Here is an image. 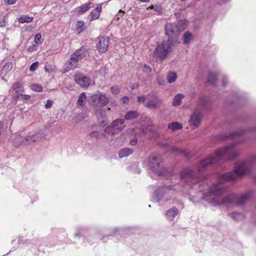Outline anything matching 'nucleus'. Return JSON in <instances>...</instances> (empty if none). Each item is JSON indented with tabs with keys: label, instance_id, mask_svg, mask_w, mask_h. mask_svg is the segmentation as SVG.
<instances>
[{
	"label": "nucleus",
	"instance_id": "33",
	"mask_svg": "<svg viewBox=\"0 0 256 256\" xmlns=\"http://www.w3.org/2000/svg\"><path fill=\"white\" fill-rule=\"evenodd\" d=\"M184 42L185 44H188L190 42V38L192 37V34L188 32H186L184 34Z\"/></svg>",
	"mask_w": 256,
	"mask_h": 256
},
{
	"label": "nucleus",
	"instance_id": "35",
	"mask_svg": "<svg viewBox=\"0 0 256 256\" xmlns=\"http://www.w3.org/2000/svg\"><path fill=\"white\" fill-rule=\"evenodd\" d=\"M32 89L34 91L40 92L42 90V87L38 84H35L32 86Z\"/></svg>",
	"mask_w": 256,
	"mask_h": 256
},
{
	"label": "nucleus",
	"instance_id": "4",
	"mask_svg": "<svg viewBox=\"0 0 256 256\" xmlns=\"http://www.w3.org/2000/svg\"><path fill=\"white\" fill-rule=\"evenodd\" d=\"M138 102L144 104L149 109L158 108L162 102V100L154 94L150 93L146 96H138Z\"/></svg>",
	"mask_w": 256,
	"mask_h": 256
},
{
	"label": "nucleus",
	"instance_id": "63",
	"mask_svg": "<svg viewBox=\"0 0 256 256\" xmlns=\"http://www.w3.org/2000/svg\"><path fill=\"white\" fill-rule=\"evenodd\" d=\"M171 175H172V177H174V174H171Z\"/></svg>",
	"mask_w": 256,
	"mask_h": 256
},
{
	"label": "nucleus",
	"instance_id": "51",
	"mask_svg": "<svg viewBox=\"0 0 256 256\" xmlns=\"http://www.w3.org/2000/svg\"><path fill=\"white\" fill-rule=\"evenodd\" d=\"M168 188L170 190H175V185H169L167 186Z\"/></svg>",
	"mask_w": 256,
	"mask_h": 256
},
{
	"label": "nucleus",
	"instance_id": "55",
	"mask_svg": "<svg viewBox=\"0 0 256 256\" xmlns=\"http://www.w3.org/2000/svg\"><path fill=\"white\" fill-rule=\"evenodd\" d=\"M84 25V22L82 21H78V26L79 28L83 26Z\"/></svg>",
	"mask_w": 256,
	"mask_h": 256
},
{
	"label": "nucleus",
	"instance_id": "37",
	"mask_svg": "<svg viewBox=\"0 0 256 256\" xmlns=\"http://www.w3.org/2000/svg\"><path fill=\"white\" fill-rule=\"evenodd\" d=\"M176 152H177V155L178 154H183V156H184L187 158H188L190 157V154L188 152L186 151H181L178 148H177Z\"/></svg>",
	"mask_w": 256,
	"mask_h": 256
},
{
	"label": "nucleus",
	"instance_id": "40",
	"mask_svg": "<svg viewBox=\"0 0 256 256\" xmlns=\"http://www.w3.org/2000/svg\"><path fill=\"white\" fill-rule=\"evenodd\" d=\"M54 102L52 100H48L46 102V104H45V108L46 109H48L50 108L52 106Z\"/></svg>",
	"mask_w": 256,
	"mask_h": 256
},
{
	"label": "nucleus",
	"instance_id": "50",
	"mask_svg": "<svg viewBox=\"0 0 256 256\" xmlns=\"http://www.w3.org/2000/svg\"><path fill=\"white\" fill-rule=\"evenodd\" d=\"M112 128H112V126H111V125L108 126H107L106 128H105L104 132H108L110 131H111Z\"/></svg>",
	"mask_w": 256,
	"mask_h": 256
},
{
	"label": "nucleus",
	"instance_id": "25",
	"mask_svg": "<svg viewBox=\"0 0 256 256\" xmlns=\"http://www.w3.org/2000/svg\"><path fill=\"white\" fill-rule=\"evenodd\" d=\"M188 25V22L186 20H180L177 21V31L182 32L184 30Z\"/></svg>",
	"mask_w": 256,
	"mask_h": 256
},
{
	"label": "nucleus",
	"instance_id": "52",
	"mask_svg": "<svg viewBox=\"0 0 256 256\" xmlns=\"http://www.w3.org/2000/svg\"><path fill=\"white\" fill-rule=\"evenodd\" d=\"M182 128V125L177 122V130H181Z\"/></svg>",
	"mask_w": 256,
	"mask_h": 256
},
{
	"label": "nucleus",
	"instance_id": "59",
	"mask_svg": "<svg viewBox=\"0 0 256 256\" xmlns=\"http://www.w3.org/2000/svg\"><path fill=\"white\" fill-rule=\"evenodd\" d=\"M119 12H122V13H124V12L123 10H119Z\"/></svg>",
	"mask_w": 256,
	"mask_h": 256
},
{
	"label": "nucleus",
	"instance_id": "61",
	"mask_svg": "<svg viewBox=\"0 0 256 256\" xmlns=\"http://www.w3.org/2000/svg\"><path fill=\"white\" fill-rule=\"evenodd\" d=\"M44 70L46 72H48V70L47 69V68L46 67L44 68Z\"/></svg>",
	"mask_w": 256,
	"mask_h": 256
},
{
	"label": "nucleus",
	"instance_id": "32",
	"mask_svg": "<svg viewBox=\"0 0 256 256\" xmlns=\"http://www.w3.org/2000/svg\"><path fill=\"white\" fill-rule=\"evenodd\" d=\"M166 79L170 84L174 82L176 80V72H170L167 75Z\"/></svg>",
	"mask_w": 256,
	"mask_h": 256
},
{
	"label": "nucleus",
	"instance_id": "43",
	"mask_svg": "<svg viewBox=\"0 0 256 256\" xmlns=\"http://www.w3.org/2000/svg\"><path fill=\"white\" fill-rule=\"evenodd\" d=\"M138 138H134L130 140L129 143L132 146H134L138 144Z\"/></svg>",
	"mask_w": 256,
	"mask_h": 256
},
{
	"label": "nucleus",
	"instance_id": "56",
	"mask_svg": "<svg viewBox=\"0 0 256 256\" xmlns=\"http://www.w3.org/2000/svg\"><path fill=\"white\" fill-rule=\"evenodd\" d=\"M230 0H220L219 2H218V3L219 4H222V3H226L228 2Z\"/></svg>",
	"mask_w": 256,
	"mask_h": 256
},
{
	"label": "nucleus",
	"instance_id": "15",
	"mask_svg": "<svg viewBox=\"0 0 256 256\" xmlns=\"http://www.w3.org/2000/svg\"><path fill=\"white\" fill-rule=\"evenodd\" d=\"M244 130H240L230 134H225L221 135L222 139L225 140L228 138H232L234 140H239L241 135L244 133Z\"/></svg>",
	"mask_w": 256,
	"mask_h": 256
},
{
	"label": "nucleus",
	"instance_id": "2",
	"mask_svg": "<svg viewBox=\"0 0 256 256\" xmlns=\"http://www.w3.org/2000/svg\"><path fill=\"white\" fill-rule=\"evenodd\" d=\"M235 144L232 143L224 148L217 150L214 154L209 158L200 161L196 166L199 172L210 166L216 167L227 160H233L238 156V153L234 150Z\"/></svg>",
	"mask_w": 256,
	"mask_h": 256
},
{
	"label": "nucleus",
	"instance_id": "9",
	"mask_svg": "<svg viewBox=\"0 0 256 256\" xmlns=\"http://www.w3.org/2000/svg\"><path fill=\"white\" fill-rule=\"evenodd\" d=\"M78 60L72 54L70 59L68 60L65 62L64 66V70L65 72L74 70L78 66Z\"/></svg>",
	"mask_w": 256,
	"mask_h": 256
},
{
	"label": "nucleus",
	"instance_id": "29",
	"mask_svg": "<svg viewBox=\"0 0 256 256\" xmlns=\"http://www.w3.org/2000/svg\"><path fill=\"white\" fill-rule=\"evenodd\" d=\"M32 20H33L32 17H30L29 16H25V15L22 16L18 18V21L20 23H22V24H23L24 22L29 23V22H32Z\"/></svg>",
	"mask_w": 256,
	"mask_h": 256
},
{
	"label": "nucleus",
	"instance_id": "46",
	"mask_svg": "<svg viewBox=\"0 0 256 256\" xmlns=\"http://www.w3.org/2000/svg\"><path fill=\"white\" fill-rule=\"evenodd\" d=\"M89 136L98 138V132L97 131L92 132L89 134Z\"/></svg>",
	"mask_w": 256,
	"mask_h": 256
},
{
	"label": "nucleus",
	"instance_id": "1",
	"mask_svg": "<svg viewBox=\"0 0 256 256\" xmlns=\"http://www.w3.org/2000/svg\"><path fill=\"white\" fill-rule=\"evenodd\" d=\"M255 162H256V156H253L248 160H244L236 164L233 172L218 174V178L220 182L213 184L210 187L208 192L204 194L203 198L209 200L214 206L221 204L241 206L245 204L252 196L254 192L252 190H248L240 196L231 194L224 198H221L219 196L224 193L226 188L220 183L224 182L234 180L238 178L250 173L252 164Z\"/></svg>",
	"mask_w": 256,
	"mask_h": 256
},
{
	"label": "nucleus",
	"instance_id": "22",
	"mask_svg": "<svg viewBox=\"0 0 256 256\" xmlns=\"http://www.w3.org/2000/svg\"><path fill=\"white\" fill-rule=\"evenodd\" d=\"M210 102L208 97L202 96L201 98L200 101V108L201 109H208L210 104Z\"/></svg>",
	"mask_w": 256,
	"mask_h": 256
},
{
	"label": "nucleus",
	"instance_id": "34",
	"mask_svg": "<svg viewBox=\"0 0 256 256\" xmlns=\"http://www.w3.org/2000/svg\"><path fill=\"white\" fill-rule=\"evenodd\" d=\"M154 194L155 196L154 200L156 202H158L160 201V200L162 198L163 195L160 192V190H156L154 192Z\"/></svg>",
	"mask_w": 256,
	"mask_h": 256
},
{
	"label": "nucleus",
	"instance_id": "7",
	"mask_svg": "<svg viewBox=\"0 0 256 256\" xmlns=\"http://www.w3.org/2000/svg\"><path fill=\"white\" fill-rule=\"evenodd\" d=\"M110 44V38L108 36H101L98 38L96 48L100 53H105Z\"/></svg>",
	"mask_w": 256,
	"mask_h": 256
},
{
	"label": "nucleus",
	"instance_id": "42",
	"mask_svg": "<svg viewBox=\"0 0 256 256\" xmlns=\"http://www.w3.org/2000/svg\"><path fill=\"white\" fill-rule=\"evenodd\" d=\"M111 90L114 94H118L120 92V90L116 86H112Z\"/></svg>",
	"mask_w": 256,
	"mask_h": 256
},
{
	"label": "nucleus",
	"instance_id": "18",
	"mask_svg": "<svg viewBox=\"0 0 256 256\" xmlns=\"http://www.w3.org/2000/svg\"><path fill=\"white\" fill-rule=\"evenodd\" d=\"M40 138V134H35L32 135H29L26 138L24 137L25 146L35 142L37 140H38Z\"/></svg>",
	"mask_w": 256,
	"mask_h": 256
},
{
	"label": "nucleus",
	"instance_id": "53",
	"mask_svg": "<svg viewBox=\"0 0 256 256\" xmlns=\"http://www.w3.org/2000/svg\"><path fill=\"white\" fill-rule=\"evenodd\" d=\"M172 106H176V96H174V98Z\"/></svg>",
	"mask_w": 256,
	"mask_h": 256
},
{
	"label": "nucleus",
	"instance_id": "13",
	"mask_svg": "<svg viewBox=\"0 0 256 256\" xmlns=\"http://www.w3.org/2000/svg\"><path fill=\"white\" fill-rule=\"evenodd\" d=\"M102 4H99L97 6L94 10H92L90 13L89 16L90 18V20L92 22L94 20L99 18L100 16V14L102 10Z\"/></svg>",
	"mask_w": 256,
	"mask_h": 256
},
{
	"label": "nucleus",
	"instance_id": "41",
	"mask_svg": "<svg viewBox=\"0 0 256 256\" xmlns=\"http://www.w3.org/2000/svg\"><path fill=\"white\" fill-rule=\"evenodd\" d=\"M168 128L169 129L172 130V131L176 130V122H172V123L168 124Z\"/></svg>",
	"mask_w": 256,
	"mask_h": 256
},
{
	"label": "nucleus",
	"instance_id": "62",
	"mask_svg": "<svg viewBox=\"0 0 256 256\" xmlns=\"http://www.w3.org/2000/svg\"><path fill=\"white\" fill-rule=\"evenodd\" d=\"M154 8V6H153L152 5V6H151L150 7V8Z\"/></svg>",
	"mask_w": 256,
	"mask_h": 256
},
{
	"label": "nucleus",
	"instance_id": "47",
	"mask_svg": "<svg viewBox=\"0 0 256 256\" xmlns=\"http://www.w3.org/2000/svg\"><path fill=\"white\" fill-rule=\"evenodd\" d=\"M18 0H4L5 2L8 5H12L16 4Z\"/></svg>",
	"mask_w": 256,
	"mask_h": 256
},
{
	"label": "nucleus",
	"instance_id": "38",
	"mask_svg": "<svg viewBox=\"0 0 256 256\" xmlns=\"http://www.w3.org/2000/svg\"><path fill=\"white\" fill-rule=\"evenodd\" d=\"M42 36L40 33L37 34L34 36V42L37 44H41Z\"/></svg>",
	"mask_w": 256,
	"mask_h": 256
},
{
	"label": "nucleus",
	"instance_id": "3",
	"mask_svg": "<svg viewBox=\"0 0 256 256\" xmlns=\"http://www.w3.org/2000/svg\"><path fill=\"white\" fill-rule=\"evenodd\" d=\"M166 34L168 40L164 41L155 48L153 56L160 60H164L176 44V25L168 23L165 26Z\"/></svg>",
	"mask_w": 256,
	"mask_h": 256
},
{
	"label": "nucleus",
	"instance_id": "17",
	"mask_svg": "<svg viewBox=\"0 0 256 256\" xmlns=\"http://www.w3.org/2000/svg\"><path fill=\"white\" fill-rule=\"evenodd\" d=\"M12 88L15 93L16 94L14 96V98L16 101H18L20 96H22L24 92L22 86L18 83H15L12 86Z\"/></svg>",
	"mask_w": 256,
	"mask_h": 256
},
{
	"label": "nucleus",
	"instance_id": "30",
	"mask_svg": "<svg viewBox=\"0 0 256 256\" xmlns=\"http://www.w3.org/2000/svg\"><path fill=\"white\" fill-rule=\"evenodd\" d=\"M217 80V74L215 73L210 72L208 76V83L214 84Z\"/></svg>",
	"mask_w": 256,
	"mask_h": 256
},
{
	"label": "nucleus",
	"instance_id": "24",
	"mask_svg": "<svg viewBox=\"0 0 256 256\" xmlns=\"http://www.w3.org/2000/svg\"><path fill=\"white\" fill-rule=\"evenodd\" d=\"M86 100V96L85 92L81 93L79 96L77 102L78 107L83 108L84 106L85 102Z\"/></svg>",
	"mask_w": 256,
	"mask_h": 256
},
{
	"label": "nucleus",
	"instance_id": "64",
	"mask_svg": "<svg viewBox=\"0 0 256 256\" xmlns=\"http://www.w3.org/2000/svg\"><path fill=\"white\" fill-rule=\"evenodd\" d=\"M28 51H30V48H28Z\"/></svg>",
	"mask_w": 256,
	"mask_h": 256
},
{
	"label": "nucleus",
	"instance_id": "36",
	"mask_svg": "<svg viewBox=\"0 0 256 256\" xmlns=\"http://www.w3.org/2000/svg\"><path fill=\"white\" fill-rule=\"evenodd\" d=\"M38 66V62H33L30 66V70L31 72H34L36 70Z\"/></svg>",
	"mask_w": 256,
	"mask_h": 256
},
{
	"label": "nucleus",
	"instance_id": "23",
	"mask_svg": "<svg viewBox=\"0 0 256 256\" xmlns=\"http://www.w3.org/2000/svg\"><path fill=\"white\" fill-rule=\"evenodd\" d=\"M134 152V150L132 148H124L120 150L118 152V156L120 158L126 157L132 154Z\"/></svg>",
	"mask_w": 256,
	"mask_h": 256
},
{
	"label": "nucleus",
	"instance_id": "10",
	"mask_svg": "<svg viewBox=\"0 0 256 256\" xmlns=\"http://www.w3.org/2000/svg\"><path fill=\"white\" fill-rule=\"evenodd\" d=\"M202 116V114L200 110H196L191 116L190 121V124L194 126V128L198 127L200 124Z\"/></svg>",
	"mask_w": 256,
	"mask_h": 256
},
{
	"label": "nucleus",
	"instance_id": "19",
	"mask_svg": "<svg viewBox=\"0 0 256 256\" xmlns=\"http://www.w3.org/2000/svg\"><path fill=\"white\" fill-rule=\"evenodd\" d=\"M98 94V107H103L109 102V98L106 95L99 92Z\"/></svg>",
	"mask_w": 256,
	"mask_h": 256
},
{
	"label": "nucleus",
	"instance_id": "6",
	"mask_svg": "<svg viewBox=\"0 0 256 256\" xmlns=\"http://www.w3.org/2000/svg\"><path fill=\"white\" fill-rule=\"evenodd\" d=\"M181 178L188 184H195L202 180L196 172L190 168H184L180 173Z\"/></svg>",
	"mask_w": 256,
	"mask_h": 256
},
{
	"label": "nucleus",
	"instance_id": "14",
	"mask_svg": "<svg viewBox=\"0 0 256 256\" xmlns=\"http://www.w3.org/2000/svg\"><path fill=\"white\" fill-rule=\"evenodd\" d=\"M165 216L166 220L169 222L172 223V226H174V222L173 221L176 216V207H172L168 210L165 213Z\"/></svg>",
	"mask_w": 256,
	"mask_h": 256
},
{
	"label": "nucleus",
	"instance_id": "26",
	"mask_svg": "<svg viewBox=\"0 0 256 256\" xmlns=\"http://www.w3.org/2000/svg\"><path fill=\"white\" fill-rule=\"evenodd\" d=\"M88 102L90 105L98 107V94L90 96L88 100Z\"/></svg>",
	"mask_w": 256,
	"mask_h": 256
},
{
	"label": "nucleus",
	"instance_id": "60",
	"mask_svg": "<svg viewBox=\"0 0 256 256\" xmlns=\"http://www.w3.org/2000/svg\"><path fill=\"white\" fill-rule=\"evenodd\" d=\"M254 180L256 182V176L254 177Z\"/></svg>",
	"mask_w": 256,
	"mask_h": 256
},
{
	"label": "nucleus",
	"instance_id": "45",
	"mask_svg": "<svg viewBox=\"0 0 256 256\" xmlns=\"http://www.w3.org/2000/svg\"><path fill=\"white\" fill-rule=\"evenodd\" d=\"M228 82V78L226 76H223L222 80V86L225 87L227 86Z\"/></svg>",
	"mask_w": 256,
	"mask_h": 256
},
{
	"label": "nucleus",
	"instance_id": "58",
	"mask_svg": "<svg viewBox=\"0 0 256 256\" xmlns=\"http://www.w3.org/2000/svg\"><path fill=\"white\" fill-rule=\"evenodd\" d=\"M74 236H79L78 233H76V234H74Z\"/></svg>",
	"mask_w": 256,
	"mask_h": 256
},
{
	"label": "nucleus",
	"instance_id": "5",
	"mask_svg": "<svg viewBox=\"0 0 256 256\" xmlns=\"http://www.w3.org/2000/svg\"><path fill=\"white\" fill-rule=\"evenodd\" d=\"M148 162L152 171L158 176H164L168 172L164 168L161 158L159 156H150Z\"/></svg>",
	"mask_w": 256,
	"mask_h": 256
},
{
	"label": "nucleus",
	"instance_id": "39",
	"mask_svg": "<svg viewBox=\"0 0 256 256\" xmlns=\"http://www.w3.org/2000/svg\"><path fill=\"white\" fill-rule=\"evenodd\" d=\"M143 72L145 73H150L152 72V68L148 65L144 64L143 67Z\"/></svg>",
	"mask_w": 256,
	"mask_h": 256
},
{
	"label": "nucleus",
	"instance_id": "54",
	"mask_svg": "<svg viewBox=\"0 0 256 256\" xmlns=\"http://www.w3.org/2000/svg\"><path fill=\"white\" fill-rule=\"evenodd\" d=\"M181 100L179 99L178 96L177 95V106H179L181 104Z\"/></svg>",
	"mask_w": 256,
	"mask_h": 256
},
{
	"label": "nucleus",
	"instance_id": "27",
	"mask_svg": "<svg viewBox=\"0 0 256 256\" xmlns=\"http://www.w3.org/2000/svg\"><path fill=\"white\" fill-rule=\"evenodd\" d=\"M139 116L138 113L135 110H130L126 112L124 119L126 120H132L137 118Z\"/></svg>",
	"mask_w": 256,
	"mask_h": 256
},
{
	"label": "nucleus",
	"instance_id": "11",
	"mask_svg": "<svg viewBox=\"0 0 256 256\" xmlns=\"http://www.w3.org/2000/svg\"><path fill=\"white\" fill-rule=\"evenodd\" d=\"M97 119L102 126H105L108 124V118L105 110L100 109L96 112Z\"/></svg>",
	"mask_w": 256,
	"mask_h": 256
},
{
	"label": "nucleus",
	"instance_id": "57",
	"mask_svg": "<svg viewBox=\"0 0 256 256\" xmlns=\"http://www.w3.org/2000/svg\"><path fill=\"white\" fill-rule=\"evenodd\" d=\"M178 96L179 99L182 100L184 97V96L182 94H177Z\"/></svg>",
	"mask_w": 256,
	"mask_h": 256
},
{
	"label": "nucleus",
	"instance_id": "48",
	"mask_svg": "<svg viewBox=\"0 0 256 256\" xmlns=\"http://www.w3.org/2000/svg\"><path fill=\"white\" fill-rule=\"evenodd\" d=\"M157 82L159 85L162 86L164 84L165 81L163 80H160L159 78H157Z\"/></svg>",
	"mask_w": 256,
	"mask_h": 256
},
{
	"label": "nucleus",
	"instance_id": "44",
	"mask_svg": "<svg viewBox=\"0 0 256 256\" xmlns=\"http://www.w3.org/2000/svg\"><path fill=\"white\" fill-rule=\"evenodd\" d=\"M121 102L124 104H128L129 102V98L127 96H124L120 99Z\"/></svg>",
	"mask_w": 256,
	"mask_h": 256
},
{
	"label": "nucleus",
	"instance_id": "21",
	"mask_svg": "<svg viewBox=\"0 0 256 256\" xmlns=\"http://www.w3.org/2000/svg\"><path fill=\"white\" fill-rule=\"evenodd\" d=\"M92 3L90 2L86 4L82 5L76 8V12L78 14H82L91 8Z\"/></svg>",
	"mask_w": 256,
	"mask_h": 256
},
{
	"label": "nucleus",
	"instance_id": "31",
	"mask_svg": "<svg viewBox=\"0 0 256 256\" xmlns=\"http://www.w3.org/2000/svg\"><path fill=\"white\" fill-rule=\"evenodd\" d=\"M13 68V64L12 62H6L2 70V72L6 74L8 73Z\"/></svg>",
	"mask_w": 256,
	"mask_h": 256
},
{
	"label": "nucleus",
	"instance_id": "49",
	"mask_svg": "<svg viewBox=\"0 0 256 256\" xmlns=\"http://www.w3.org/2000/svg\"><path fill=\"white\" fill-rule=\"evenodd\" d=\"M21 96L24 100H28L30 98V96L28 94H24V95L22 94V96Z\"/></svg>",
	"mask_w": 256,
	"mask_h": 256
},
{
	"label": "nucleus",
	"instance_id": "20",
	"mask_svg": "<svg viewBox=\"0 0 256 256\" xmlns=\"http://www.w3.org/2000/svg\"><path fill=\"white\" fill-rule=\"evenodd\" d=\"M124 119H116L112 121L111 124V126L113 128H116L120 130H122L125 127L124 125Z\"/></svg>",
	"mask_w": 256,
	"mask_h": 256
},
{
	"label": "nucleus",
	"instance_id": "8",
	"mask_svg": "<svg viewBox=\"0 0 256 256\" xmlns=\"http://www.w3.org/2000/svg\"><path fill=\"white\" fill-rule=\"evenodd\" d=\"M74 80L82 88H88L92 83L91 79L86 76L76 75L75 76Z\"/></svg>",
	"mask_w": 256,
	"mask_h": 256
},
{
	"label": "nucleus",
	"instance_id": "16",
	"mask_svg": "<svg viewBox=\"0 0 256 256\" xmlns=\"http://www.w3.org/2000/svg\"><path fill=\"white\" fill-rule=\"evenodd\" d=\"M79 61L84 58L88 54V50L84 47H81L72 54Z\"/></svg>",
	"mask_w": 256,
	"mask_h": 256
},
{
	"label": "nucleus",
	"instance_id": "28",
	"mask_svg": "<svg viewBox=\"0 0 256 256\" xmlns=\"http://www.w3.org/2000/svg\"><path fill=\"white\" fill-rule=\"evenodd\" d=\"M229 215L232 218L237 222L243 220L244 218V215L242 212H233L230 214Z\"/></svg>",
	"mask_w": 256,
	"mask_h": 256
},
{
	"label": "nucleus",
	"instance_id": "12",
	"mask_svg": "<svg viewBox=\"0 0 256 256\" xmlns=\"http://www.w3.org/2000/svg\"><path fill=\"white\" fill-rule=\"evenodd\" d=\"M12 143L16 148L25 146L24 138L18 134H15L12 136Z\"/></svg>",
	"mask_w": 256,
	"mask_h": 256
}]
</instances>
